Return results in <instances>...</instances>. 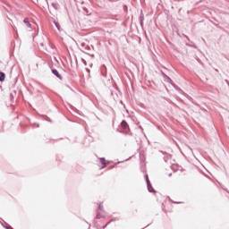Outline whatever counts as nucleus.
Masks as SVG:
<instances>
[{"label":"nucleus","mask_w":229,"mask_h":229,"mask_svg":"<svg viewBox=\"0 0 229 229\" xmlns=\"http://www.w3.org/2000/svg\"><path fill=\"white\" fill-rule=\"evenodd\" d=\"M122 130H123V133H128L130 131V126L126 121H123L121 123Z\"/></svg>","instance_id":"1"},{"label":"nucleus","mask_w":229,"mask_h":229,"mask_svg":"<svg viewBox=\"0 0 229 229\" xmlns=\"http://www.w3.org/2000/svg\"><path fill=\"white\" fill-rule=\"evenodd\" d=\"M52 72H53V74H55V76H56L60 80H62V76L60 75V73L58 72L57 70H53Z\"/></svg>","instance_id":"2"},{"label":"nucleus","mask_w":229,"mask_h":229,"mask_svg":"<svg viewBox=\"0 0 229 229\" xmlns=\"http://www.w3.org/2000/svg\"><path fill=\"white\" fill-rule=\"evenodd\" d=\"M23 22L26 24L28 28H31V23H30V20L28 18H25Z\"/></svg>","instance_id":"3"},{"label":"nucleus","mask_w":229,"mask_h":229,"mask_svg":"<svg viewBox=\"0 0 229 229\" xmlns=\"http://www.w3.org/2000/svg\"><path fill=\"white\" fill-rule=\"evenodd\" d=\"M6 75L4 72H0V81H4Z\"/></svg>","instance_id":"4"},{"label":"nucleus","mask_w":229,"mask_h":229,"mask_svg":"<svg viewBox=\"0 0 229 229\" xmlns=\"http://www.w3.org/2000/svg\"><path fill=\"white\" fill-rule=\"evenodd\" d=\"M100 162L101 164H104V166L102 167H106V164L105 163L106 162L105 158H100Z\"/></svg>","instance_id":"5"},{"label":"nucleus","mask_w":229,"mask_h":229,"mask_svg":"<svg viewBox=\"0 0 229 229\" xmlns=\"http://www.w3.org/2000/svg\"><path fill=\"white\" fill-rule=\"evenodd\" d=\"M54 24L55 26V28H57V30H60V23L56 22V21H54Z\"/></svg>","instance_id":"6"},{"label":"nucleus","mask_w":229,"mask_h":229,"mask_svg":"<svg viewBox=\"0 0 229 229\" xmlns=\"http://www.w3.org/2000/svg\"><path fill=\"white\" fill-rule=\"evenodd\" d=\"M98 209H99V210H103V203H100V204L98 205Z\"/></svg>","instance_id":"7"},{"label":"nucleus","mask_w":229,"mask_h":229,"mask_svg":"<svg viewBox=\"0 0 229 229\" xmlns=\"http://www.w3.org/2000/svg\"><path fill=\"white\" fill-rule=\"evenodd\" d=\"M101 217H103V216H101V214L97 215V219H101Z\"/></svg>","instance_id":"8"}]
</instances>
